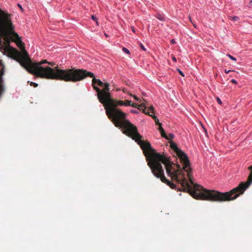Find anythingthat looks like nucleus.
I'll list each match as a JSON object with an SVG mask.
<instances>
[{
	"label": "nucleus",
	"mask_w": 252,
	"mask_h": 252,
	"mask_svg": "<svg viewBox=\"0 0 252 252\" xmlns=\"http://www.w3.org/2000/svg\"><path fill=\"white\" fill-rule=\"evenodd\" d=\"M144 107V109H142V112L146 115H148L150 116L151 115L150 114V113H154V107L153 106L149 107L148 110L146 111V107L145 106V103L141 104L140 105H138V109H142V108Z\"/></svg>",
	"instance_id": "nucleus-8"
},
{
	"label": "nucleus",
	"mask_w": 252,
	"mask_h": 252,
	"mask_svg": "<svg viewBox=\"0 0 252 252\" xmlns=\"http://www.w3.org/2000/svg\"><path fill=\"white\" fill-rule=\"evenodd\" d=\"M231 71H231V70H227L226 69H225V70H224L225 73H226V74L229 73L230 72H231Z\"/></svg>",
	"instance_id": "nucleus-27"
},
{
	"label": "nucleus",
	"mask_w": 252,
	"mask_h": 252,
	"mask_svg": "<svg viewBox=\"0 0 252 252\" xmlns=\"http://www.w3.org/2000/svg\"><path fill=\"white\" fill-rule=\"evenodd\" d=\"M170 146L171 148L175 151L177 156L180 159L183 165V170L184 171L187 172L190 184L186 179L184 171L182 170L180 165L177 164V169H176L175 168V164L170 161V157H167L165 155L160 154L163 158L159 161H158L157 164L158 165H160L162 171L160 170V168H158V169L155 170V172L154 173L152 168L149 164V162L152 161L151 153L150 152L147 151V153H148V156L149 157L147 158L143 150L144 156L146 157V160L148 161V165L151 169L152 173L155 177L158 178H159L162 182L166 184L171 189H176V185L165 178L164 173V170L161 165V163H162L165 166L167 175L171 177L172 181L175 182L177 184L180 185L181 188L178 189L189 192L193 197L194 187L197 184L194 183L193 181V178L191 174V169L190 167V162L189 158L187 155L181 151L175 143L171 142ZM154 150L156 151L155 149ZM155 153H157L156 152H155ZM157 154H159V153H158Z\"/></svg>",
	"instance_id": "nucleus-2"
},
{
	"label": "nucleus",
	"mask_w": 252,
	"mask_h": 252,
	"mask_svg": "<svg viewBox=\"0 0 252 252\" xmlns=\"http://www.w3.org/2000/svg\"><path fill=\"white\" fill-rule=\"evenodd\" d=\"M177 70H178V72L179 73V74H180L181 75H182V76H183V77H184V76H185L184 73H183V72H182L180 69H178H178H177Z\"/></svg>",
	"instance_id": "nucleus-20"
},
{
	"label": "nucleus",
	"mask_w": 252,
	"mask_h": 252,
	"mask_svg": "<svg viewBox=\"0 0 252 252\" xmlns=\"http://www.w3.org/2000/svg\"><path fill=\"white\" fill-rule=\"evenodd\" d=\"M170 42L172 43V44H174L175 43V41L174 39H172L170 41Z\"/></svg>",
	"instance_id": "nucleus-28"
},
{
	"label": "nucleus",
	"mask_w": 252,
	"mask_h": 252,
	"mask_svg": "<svg viewBox=\"0 0 252 252\" xmlns=\"http://www.w3.org/2000/svg\"><path fill=\"white\" fill-rule=\"evenodd\" d=\"M250 6H252V0H251L249 3Z\"/></svg>",
	"instance_id": "nucleus-31"
},
{
	"label": "nucleus",
	"mask_w": 252,
	"mask_h": 252,
	"mask_svg": "<svg viewBox=\"0 0 252 252\" xmlns=\"http://www.w3.org/2000/svg\"><path fill=\"white\" fill-rule=\"evenodd\" d=\"M251 172L246 182L241 183L238 187L229 191L221 192L215 190H209L204 189L199 185L194 187L193 197L196 199L207 200L216 202H223L234 200L252 184V165L249 167Z\"/></svg>",
	"instance_id": "nucleus-4"
},
{
	"label": "nucleus",
	"mask_w": 252,
	"mask_h": 252,
	"mask_svg": "<svg viewBox=\"0 0 252 252\" xmlns=\"http://www.w3.org/2000/svg\"><path fill=\"white\" fill-rule=\"evenodd\" d=\"M109 87V84L106 83L103 90H101L99 88H95L98 100L104 106L108 118L116 127L122 128L124 130V133L132 138L137 143L147 158L149 157L147 151L150 152L152 161L149 162V164L154 173L155 172V170L158 168L162 171L160 165H158L157 163L162 159L163 157L160 154L155 153L149 142L142 139V136L138 132L137 127L126 119V114L117 108L118 106H125V101L112 98Z\"/></svg>",
	"instance_id": "nucleus-1"
},
{
	"label": "nucleus",
	"mask_w": 252,
	"mask_h": 252,
	"mask_svg": "<svg viewBox=\"0 0 252 252\" xmlns=\"http://www.w3.org/2000/svg\"><path fill=\"white\" fill-rule=\"evenodd\" d=\"M130 112L132 113H135V114L138 113V112L137 110H133V109L131 110Z\"/></svg>",
	"instance_id": "nucleus-23"
},
{
	"label": "nucleus",
	"mask_w": 252,
	"mask_h": 252,
	"mask_svg": "<svg viewBox=\"0 0 252 252\" xmlns=\"http://www.w3.org/2000/svg\"><path fill=\"white\" fill-rule=\"evenodd\" d=\"M189 19H190V21L191 22H192V21H191V18H190V17H189ZM191 23H192V22H191Z\"/></svg>",
	"instance_id": "nucleus-35"
},
{
	"label": "nucleus",
	"mask_w": 252,
	"mask_h": 252,
	"mask_svg": "<svg viewBox=\"0 0 252 252\" xmlns=\"http://www.w3.org/2000/svg\"><path fill=\"white\" fill-rule=\"evenodd\" d=\"M17 61L29 72L40 78L76 82L82 80L87 76H93L91 72L86 70L75 68L62 69H60L58 66L53 68L49 66H42V65L45 63H48L52 66L55 65L54 62H48L46 60L32 63L27 52L25 55L21 56L17 60Z\"/></svg>",
	"instance_id": "nucleus-3"
},
{
	"label": "nucleus",
	"mask_w": 252,
	"mask_h": 252,
	"mask_svg": "<svg viewBox=\"0 0 252 252\" xmlns=\"http://www.w3.org/2000/svg\"><path fill=\"white\" fill-rule=\"evenodd\" d=\"M12 15L0 8V34L6 41H21L18 34L14 31V26L11 20Z\"/></svg>",
	"instance_id": "nucleus-5"
},
{
	"label": "nucleus",
	"mask_w": 252,
	"mask_h": 252,
	"mask_svg": "<svg viewBox=\"0 0 252 252\" xmlns=\"http://www.w3.org/2000/svg\"><path fill=\"white\" fill-rule=\"evenodd\" d=\"M130 95L131 96H132L133 97V98L136 100H139V98L136 96V95H131V94H130Z\"/></svg>",
	"instance_id": "nucleus-25"
},
{
	"label": "nucleus",
	"mask_w": 252,
	"mask_h": 252,
	"mask_svg": "<svg viewBox=\"0 0 252 252\" xmlns=\"http://www.w3.org/2000/svg\"><path fill=\"white\" fill-rule=\"evenodd\" d=\"M150 116L154 119L155 122L157 125H161V124L159 122L158 119L157 118V117L155 115H150Z\"/></svg>",
	"instance_id": "nucleus-12"
},
{
	"label": "nucleus",
	"mask_w": 252,
	"mask_h": 252,
	"mask_svg": "<svg viewBox=\"0 0 252 252\" xmlns=\"http://www.w3.org/2000/svg\"><path fill=\"white\" fill-rule=\"evenodd\" d=\"M123 92L124 93H127V91H126V89H124L123 90Z\"/></svg>",
	"instance_id": "nucleus-29"
},
{
	"label": "nucleus",
	"mask_w": 252,
	"mask_h": 252,
	"mask_svg": "<svg viewBox=\"0 0 252 252\" xmlns=\"http://www.w3.org/2000/svg\"><path fill=\"white\" fill-rule=\"evenodd\" d=\"M0 50H3V54L4 55H8V56H9V54H10V50H13V48L10 47V46H8L7 48H5L4 47H1V48L0 49Z\"/></svg>",
	"instance_id": "nucleus-9"
},
{
	"label": "nucleus",
	"mask_w": 252,
	"mask_h": 252,
	"mask_svg": "<svg viewBox=\"0 0 252 252\" xmlns=\"http://www.w3.org/2000/svg\"><path fill=\"white\" fill-rule=\"evenodd\" d=\"M226 56H228L231 60H232L234 61H236V59L235 57H234L233 56H231V55L227 54L226 55Z\"/></svg>",
	"instance_id": "nucleus-17"
},
{
	"label": "nucleus",
	"mask_w": 252,
	"mask_h": 252,
	"mask_svg": "<svg viewBox=\"0 0 252 252\" xmlns=\"http://www.w3.org/2000/svg\"><path fill=\"white\" fill-rule=\"evenodd\" d=\"M231 19L234 21H238L239 19V18L237 16H234L231 17Z\"/></svg>",
	"instance_id": "nucleus-19"
},
{
	"label": "nucleus",
	"mask_w": 252,
	"mask_h": 252,
	"mask_svg": "<svg viewBox=\"0 0 252 252\" xmlns=\"http://www.w3.org/2000/svg\"><path fill=\"white\" fill-rule=\"evenodd\" d=\"M159 126L158 127V130L160 132L161 136L162 137H166V134H165V131L163 128L161 126V125H159Z\"/></svg>",
	"instance_id": "nucleus-11"
},
{
	"label": "nucleus",
	"mask_w": 252,
	"mask_h": 252,
	"mask_svg": "<svg viewBox=\"0 0 252 252\" xmlns=\"http://www.w3.org/2000/svg\"><path fill=\"white\" fill-rule=\"evenodd\" d=\"M231 82L232 83L235 84H237V82L236 80H235V79H232V80H231Z\"/></svg>",
	"instance_id": "nucleus-26"
},
{
	"label": "nucleus",
	"mask_w": 252,
	"mask_h": 252,
	"mask_svg": "<svg viewBox=\"0 0 252 252\" xmlns=\"http://www.w3.org/2000/svg\"><path fill=\"white\" fill-rule=\"evenodd\" d=\"M122 50L125 52L126 53V54H128V55H129L130 54V52L126 48V47H123V49H122Z\"/></svg>",
	"instance_id": "nucleus-15"
},
{
	"label": "nucleus",
	"mask_w": 252,
	"mask_h": 252,
	"mask_svg": "<svg viewBox=\"0 0 252 252\" xmlns=\"http://www.w3.org/2000/svg\"><path fill=\"white\" fill-rule=\"evenodd\" d=\"M217 101L220 104H221L222 103L221 102V101L220 100V99L219 98V97H217Z\"/></svg>",
	"instance_id": "nucleus-24"
},
{
	"label": "nucleus",
	"mask_w": 252,
	"mask_h": 252,
	"mask_svg": "<svg viewBox=\"0 0 252 252\" xmlns=\"http://www.w3.org/2000/svg\"><path fill=\"white\" fill-rule=\"evenodd\" d=\"M91 73L93 74V76L91 77V78H93V79L92 80V85H93L94 89L96 91V90L95 88H98V87H96L95 85L96 84H97L98 86H99L100 87H104V89L102 90H103L105 89V84L106 83H108L106 82L105 83H103L100 80L95 79L94 78V74L92 72H91ZM89 77H91V76H89Z\"/></svg>",
	"instance_id": "nucleus-7"
},
{
	"label": "nucleus",
	"mask_w": 252,
	"mask_h": 252,
	"mask_svg": "<svg viewBox=\"0 0 252 252\" xmlns=\"http://www.w3.org/2000/svg\"><path fill=\"white\" fill-rule=\"evenodd\" d=\"M104 35L106 37H108L109 36L106 33H104Z\"/></svg>",
	"instance_id": "nucleus-33"
},
{
	"label": "nucleus",
	"mask_w": 252,
	"mask_h": 252,
	"mask_svg": "<svg viewBox=\"0 0 252 252\" xmlns=\"http://www.w3.org/2000/svg\"><path fill=\"white\" fill-rule=\"evenodd\" d=\"M156 17L161 21H164L165 20L164 15L161 13H157L156 15Z\"/></svg>",
	"instance_id": "nucleus-10"
},
{
	"label": "nucleus",
	"mask_w": 252,
	"mask_h": 252,
	"mask_svg": "<svg viewBox=\"0 0 252 252\" xmlns=\"http://www.w3.org/2000/svg\"><path fill=\"white\" fill-rule=\"evenodd\" d=\"M30 85H31V86H32L34 87V88L37 87L38 86V84L37 83H34L32 82H30Z\"/></svg>",
	"instance_id": "nucleus-18"
},
{
	"label": "nucleus",
	"mask_w": 252,
	"mask_h": 252,
	"mask_svg": "<svg viewBox=\"0 0 252 252\" xmlns=\"http://www.w3.org/2000/svg\"><path fill=\"white\" fill-rule=\"evenodd\" d=\"M164 138L168 140H171L174 138V135L172 133H169L168 136L166 135V137Z\"/></svg>",
	"instance_id": "nucleus-13"
},
{
	"label": "nucleus",
	"mask_w": 252,
	"mask_h": 252,
	"mask_svg": "<svg viewBox=\"0 0 252 252\" xmlns=\"http://www.w3.org/2000/svg\"><path fill=\"white\" fill-rule=\"evenodd\" d=\"M18 6L19 7H20L21 8H22V6H21V5L20 4H18Z\"/></svg>",
	"instance_id": "nucleus-34"
},
{
	"label": "nucleus",
	"mask_w": 252,
	"mask_h": 252,
	"mask_svg": "<svg viewBox=\"0 0 252 252\" xmlns=\"http://www.w3.org/2000/svg\"><path fill=\"white\" fill-rule=\"evenodd\" d=\"M5 72V68L3 66L0 70V98L5 91V87L4 84V80L3 79V75Z\"/></svg>",
	"instance_id": "nucleus-6"
},
{
	"label": "nucleus",
	"mask_w": 252,
	"mask_h": 252,
	"mask_svg": "<svg viewBox=\"0 0 252 252\" xmlns=\"http://www.w3.org/2000/svg\"><path fill=\"white\" fill-rule=\"evenodd\" d=\"M138 105L136 103H133L132 104H131L130 106H131L132 107H134V108H136V107H138Z\"/></svg>",
	"instance_id": "nucleus-21"
},
{
	"label": "nucleus",
	"mask_w": 252,
	"mask_h": 252,
	"mask_svg": "<svg viewBox=\"0 0 252 252\" xmlns=\"http://www.w3.org/2000/svg\"><path fill=\"white\" fill-rule=\"evenodd\" d=\"M91 18H92V20H93L94 21L96 22L97 25H98V21H97V18L94 15H92Z\"/></svg>",
	"instance_id": "nucleus-16"
},
{
	"label": "nucleus",
	"mask_w": 252,
	"mask_h": 252,
	"mask_svg": "<svg viewBox=\"0 0 252 252\" xmlns=\"http://www.w3.org/2000/svg\"><path fill=\"white\" fill-rule=\"evenodd\" d=\"M140 48L144 51H146V48H145V47L144 46V45L142 44V43H140Z\"/></svg>",
	"instance_id": "nucleus-22"
},
{
	"label": "nucleus",
	"mask_w": 252,
	"mask_h": 252,
	"mask_svg": "<svg viewBox=\"0 0 252 252\" xmlns=\"http://www.w3.org/2000/svg\"><path fill=\"white\" fill-rule=\"evenodd\" d=\"M132 31L133 32H135V29L134 28V27H132Z\"/></svg>",
	"instance_id": "nucleus-32"
},
{
	"label": "nucleus",
	"mask_w": 252,
	"mask_h": 252,
	"mask_svg": "<svg viewBox=\"0 0 252 252\" xmlns=\"http://www.w3.org/2000/svg\"><path fill=\"white\" fill-rule=\"evenodd\" d=\"M172 59H173V60L174 62H176V58H175V57H173L172 58Z\"/></svg>",
	"instance_id": "nucleus-30"
},
{
	"label": "nucleus",
	"mask_w": 252,
	"mask_h": 252,
	"mask_svg": "<svg viewBox=\"0 0 252 252\" xmlns=\"http://www.w3.org/2000/svg\"><path fill=\"white\" fill-rule=\"evenodd\" d=\"M125 106H130L131 104V101L128 100H125Z\"/></svg>",
	"instance_id": "nucleus-14"
}]
</instances>
